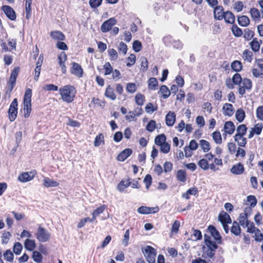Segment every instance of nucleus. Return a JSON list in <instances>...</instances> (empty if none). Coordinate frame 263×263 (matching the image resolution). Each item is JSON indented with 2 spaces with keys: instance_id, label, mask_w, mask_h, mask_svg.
Masks as SVG:
<instances>
[{
  "instance_id": "393cba45",
  "label": "nucleus",
  "mask_w": 263,
  "mask_h": 263,
  "mask_svg": "<svg viewBox=\"0 0 263 263\" xmlns=\"http://www.w3.org/2000/svg\"><path fill=\"white\" fill-rule=\"evenodd\" d=\"M208 230L214 239L217 241L218 243H221V237L215 227L210 225L208 227Z\"/></svg>"
},
{
  "instance_id": "37998d69",
  "label": "nucleus",
  "mask_w": 263,
  "mask_h": 263,
  "mask_svg": "<svg viewBox=\"0 0 263 263\" xmlns=\"http://www.w3.org/2000/svg\"><path fill=\"white\" fill-rule=\"evenodd\" d=\"M3 256L4 259L8 262H12L13 261L14 254L10 249H7L4 252Z\"/></svg>"
},
{
  "instance_id": "72a5a7b5",
  "label": "nucleus",
  "mask_w": 263,
  "mask_h": 263,
  "mask_svg": "<svg viewBox=\"0 0 263 263\" xmlns=\"http://www.w3.org/2000/svg\"><path fill=\"white\" fill-rule=\"evenodd\" d=\"M105 96L112 101L115 100L117 97L116 95L114 92V89L110 86H108L106 87L105 92Z\"/></svg>"
},
{
  "instance_id": "58836bf2",
  "label": "nucleus",
  "mask_w": 263,
  "mask_h": 263,
  "mask_svg": "<svg viewBox=\"0 0 263 263\" xmlns=\"http://www.w3.org/2000/svg\"><path fill=\"white\" fill-rule=\"evenodd\" d=\"M212 138L214 142L217 144H221L222 142V139L221 133L218 130L214 131L212 133Z\"/></svg>"
},
{
  "instance_id": "bb28decb",
  "label": "nucleus",
  "mask_w": 263,
  "mask_h": 263,
  "mask_svg": "<svg viewBox=\"0 0 263 263\" xmlns=\"http://www.w3.org/2000/svg\"><path fill=\"white\" fill-rule=\"evenodd\" d=\"M262 128L263 125L262 123H258L256 124L250 131L249 135V138H251L254 135H260L262 130Z\"/></svg>"
},
{
  "instance_id": "412c9836",
  "label": "nucleus",
  "mask_w": 263,
  "mask_h": 263,
  "mask_svg": "<svg viewBox=\"0 0 263 263\" xmlns=\"http://www.w3.org/2000/svg\"><path fill=\"white\" fill-rule=\"evenodd\" d=\"M250 14L252 19L255 22H259L263 18V11H260L255 8L250 9Z\"/></svg>"
},
{
  "instance_id": "a878e982",
  "label": "nucleus",
  "mask_w": 263,
  "mask_h": 263,
  "mask_svg": "<svg viewBox=\"0 0 263 263\" xmlns=\"http://www.w3.org/2000/svg\"><path fill=\"white\" fill-rule=\"evenodd\" d=\"M105 144V136L103 134L99 133L94 139L93 146L95 147H99Z\"/></svg>"
},
{
  "instance_id": "b1692460",
  "label": "nucleus",
  "mask_w": 263,
  "mask_h": 263,
  "mask_svg": "<svg viewBox=\"0 0 263 263\" xmlns=\"http://www.w3.org/2000/svg\"><path fill=\"white\" fill-rule=\"evenodd\" d=\"M222 111L224 116L228 117H232L234 113V107L231 104L225 103L222 107Z\"/></svg>"
},
{
  "instance_id": "f704fd0d",
  "label": "nucleus",
  "mask_w": 263,
  "mask_h": 263,
  "mask_svg": "<svg viewBox=\"0 0 263 263\" xmlns=\"http://www.w3.org/2000/svg\"><path fill=\"white\" fill-rule=\"evenodd\" d=\"M43 185L46 187H57L59 185V183L55 180L46 178L43 180Z\"/></svg>"
},
{
  "instance_id": "c85d7f7f",
  "label": "nucleus",
  "mask_w": 263,
  "mask_h": 263,
  "mask_svg": "<svg viewBox=\"0 0 263 263\" xmlns=\"http://www.w3.org/2000/svg\"><path fill=\"white\" fill-rule=\"evenodd\" d=\"M59 63L63 73L66 72V66L65 63L67 60V55L65 52H61L58 57Z\"/></svg>"
},
{
  "instance_id": "052dcab7",
  "label": "nucleus",
  "mask_w": 263,
  "mask_h": 263,
  "mask_svg": "<svg viewBox=\"0 0 263 263\" xmlns=\"http://www.w3.org/2000/svg\"><path fill=\"white\" fill-rule=\"evenodd\" d=\"M244 8L243 4L242 2L237 1L233 4V10L236 12H239L242 10Z\"/></svg>"
},
{
  "instance_id": "423d86ee",
  "label": "nucleus",
  "mask_w": 263,
  "mask_h": 263,
  "mask_svg": "<svg viewBox=\"0 0 263 263\" xmlns=\"http://www.w3.org/2000/svg\"><path fill=\"white\" fill-rule=\"evenodd\" d=\"M204 245L202 247V257L204 258L212 257L214 255V252L217 248L216 243L211 240L210 236H204Z\"/></svg>"
},
{
  "instance_id": "09e8293b",
  "label": "nucleus",
  "mask_w": 263,
  "mask_h": 263,
  "mask_svg": "<svg viewBox=\"0 0 263 263\" xmlns=\"http://www.w3.org/2000/svg\"><path fill=\"white\" fill-rule=\"evenodd\" d=\"M244 136H234V140L236 142L239 146L244 147L247 144L246 139L243 137Z\"/></svg>"
},
{
  "instance_id": "338daca9",
  "label": "nucleus",
  "mask_w": 263,
  "mask_h": 263,
  "mask_svg": "<svg viewBox=\"0 0 263 263\" xmlns=\"http://www.w3.org/2000/svg\"><path fill=\"white\" fill-rule=\"evenodd\" d=\"M32 257L33 261L37 263H40L42 260V255L37 251L33 252Z\"/></svg>"
},
{
  "instance_id": "9d476101",
  "label": "nucleus",
  "mask_w": 263,
  "mask_h": 263,
  "mask_svg": "<svg viewBox=\"0 0 263 263\" xmlns=\"http://www.w3.org/2000/svg\"><path fill=\"white\" fill-rule=\"evenodd\" d=\"M35 236L39 241L46 242L50 239V234L47 230L39 226L35 233Z\"/></svg>"
},
{
  "instance_id": "f257e3e1",
  "label": "nucleus",
  "mask_w": 263,
  "mask_h": 263,
  "mask_svg": "<svg viewBox=\"0 0 263 263\" xmlns=\"http://www.w3.org/2000/svg\"><path fill=\"white\" fill-rule=\"evenodd\" d=\"M226 85L229 89H233L235 85H238V92L243 95L247 90H251L252 87V81L250 79L245 78L242 79L240 75L235 73L233 77L227 79Z\"/></svg>"
},
{
  "instance_id": "f8f14e48",
  "label": "nucleus",
  "mask_w": 263,
  "mask_h": 263,
  "mask_svg": "<svg viewBox=\"0 0 263 263\" xmlns=\"http://www.w3.org/2000/svg\"><path fill=\"white\" fill-rule=\"evenodd\" d=\"M18 102L16 98L13 100L8 109V118L11 122L14 121L17 115Z\"/></svg>"
},
{
  "instance_id": "1a4fd4ad",
  "label": "nucleus",
  "mask_w": 263,
  "mask_h": 263,
  "mask_svg": "<svg viewBox=\"0 0 263 263\" xmlns=\"http://www.w3.org/2000/svg\"><path fill=\"white\" fill-rule=\"evenodd\" d=\"M252 73L255 78H263V59L255 60V67L252 68Z\"/></svg>"
},
{
  "instance_id": "4be33fe9",
  "label": "nucleus",
  "mask_w": 263,
  "mask_h": 263,
  "mask_svg": "<svg viewBox=\"0 0 263 263\" xmlns=\"http://www.w3.org/2000/svg\"><path fill=\"white\" fill-rule=\"evenodd\" d=\"M176 114L174 112L170 111L165 116V121L167 126H173L176 122Z\"/></svg>"
},
{
  "instance_id": "0eeeda50",
  "label": "nucleus",
  "mask_w": 263,
  "mask_h": 263,
  "mask_svg": "<svg viewBox=\"0 0 263 263\" xmlns=\"http://www.w3.org/2000/svg\"><path fill=\"white\" fill-rule=\"evenodd\" d=\"M142 252L148 263H156L157 251L155 248L147 246L142 249Z\"/></svg>"
},
{
  "instance_id": "864d4df0",
  "label": "nucleus",
  "mask_w": 263,
  "mask_h": 263,
  "mask_svg": "<svg viewBox=\"0 0 263 263\" xmlns=\"http://www.w3.org/2000/svg\"><path fill=\"white\" fill-rule=\"evenodd\" d=\"M136 61V57L134 54H130L126 59V65L127 67H130L133 66Z\"/></svg>"
},
{
  "instance_id": "79ce46f5",
  "label": "nucleus",
  "mask_w": 263,
  "mask_h": 263,
  "mask_svg": "<svg viewBox=\"0 0 263 263\" xmlns=\"http://www.w3.org/2000/svg\"><path fill=\"white\" fill-rule=\"evenodd\" d=\"M105 206L104 205H102L96 209H95L92 213V221H95L97 217H98L100 214H102L105 210Z\"/></svg>"
},
{
  "instance_id": "9b49d317",
  "label": "nucleus",
  "mask_w": 263,
  "mask_h": 263,
  "mask_svg": "<svg viewBox=\"0 0 263 263\" xmlns=\"http://www.w3.org/2000/svg\"><path fill=\"white\" fill-rule=\"evenodd\" d=\"M36 174L37 173L35 170L22 172L18 176L17 180L22 183H26L32 180L36 175Z\"/></svg>"
},
{
  "instance_id": "5fc2aeb1",
  "label": "nucleus",
  "mask_w": 263,
  "mask_h": 263,
  "mask_svg": "<svg viewBox=\"0 0 263 263\" xmlns=\"http://www.w3.org/2000/svg\"><path fill=\"white\" fill-rule=\"evenodd\" d=\"M135 101L136 103L139 106H142L145 102V97L143 95L138 93L135 97Z\"/></svg>"
},
{
  "instance_id": "6e6d98bb",
  "label": "nucleus",
  "mask_w": 263,
  "mask_h": 263,
  "mask_svg": "<svg viewBox=\"0 0 263 263\" xmlns=\"http://www.w3.org/2000/svg\"><path fill=\"white\" fill-rule=\"evenodd\" d=\"M176 177L178 181L185 182L186 179L185 172L182 170H178L177 172Z\"/></svg>"
},
{
  "instance_id": "49530a36",
  "label": "nucleus",
  "mask_w": 263,
  "mask_h": 263,
  "mask_svg": "<svg viewBox=\"0 0 263 263\" xmlns=\"http://www.w3.org/2000/svg\"><path fill=\"white\" fill-rule=\"evenodd\" d=\"M129 186V179L123 180L120 182L117 186V189L119 192H123Z\"/></svg>"
},
{
  "instance_id": "774afa93",
  "label": "nucleus",
  "mask_w": 263,
  "mask_h": 263,
  "mask_svg": "<svg viewBox=\"0 0 263 263\" xmlns=\"http://www.w3.org/2000/svg\"><path fill=\"white\" fill-rule=\"evenodd\" d=\"M256 115L258 120L263 121V106H259L256 108Z\"/></svg>"
},
{
  "instance_id": "a18cd8bd",
  "label": "nucleus",
  "mask_w": 263,
  "mask_h": 263,
  "mask_svg": "<svg viewBox=\"0 0 263 263\" xmlns=\"http://www.w3.org/2000/svg\"><path fill=\"white\" fill-rule=\"evenodd\" d=\"M12 235L10 232L4 231L1 236V242L3 245H7L9 242Z\"/></svg>"
},
{
  "instance_id": "a211bd4d",
  "label": "nucleus",
  "mask_w": 263,
  "mask_h": 263,
  "mask_svg": "<svg viewBox=\"0 0 263 263\" xmlns=\"http://www.w3.org/2000/svg\"><path fill=\"white\" fill-rule=\"evenodd\" d=\"M252 212L249 208H245L243 212L239 215L238 217L239 222L241 225H246L248 223V217L251 214Z\"/></svg>"
},
{
  "instance_id": "680f3d73",
  "label": "nucleus",
  "mask_w": 263,
  "mask_h": 263,
  "mask_svg": "<svg viewBox=\"0 0 263 263\" xmlns=\"http://www.w3.org/2000/svg\"><path fill=\"white\" fill-rule=\"evenodd\" d=\"M231 68L235 71H240L242 68L241 63L239 61H235L231 64Z\"/></svg>"
},
{
  "instance_id": "c9c22d12",
  "label": "nucleus",
  "mask_w": 263,
  "mask_h": 263,
  "mask_svg": "<svg viewBox=\"0 0 263 263\" xmlns=\"http://www.w3.org/2000/svg\"><path fill=\"white\" fill-rule=\"evenodd\" d=\"M18 72L19 68L16 67L13 70L11 73V76L9 79V83L11 85V88H13L15 83L16 78L18 76Z\"/></svg>"
},
{
  "instance_id": "20e7f679",
  "label": "nucleus",
  "mask_w": 263,
  "mask_h": 263,
  "mask_svg": "<svg viewBox=\"0 0 263 263\" xmlns=\"http://www.w3.org/2000/svg\"><path fill=\"white\" fill-rule=\"evenodd\" d=\"M32 92L30 88H27L25 92L22 107V112L25 118H28L32 110Z\"/></svg>"
},
{
  "instance_id": "6e6552de",
  "label": "nucleus",
  "mask_w": 263,
  "mask_h": 263,
  "mask_svg": "<svg viewBox=\"0 0 263 263\" xmlns=\"http://www.w3.org/2000/svg\"><path fill=\"white\" fill-rule=\"evenodd\" d=\"M218 221L222 224L226 233L228 232V225L232 222L230 216L224 211H221L217 217Z\"/></svg>"
},
{
  "instance_id": "39448f33",
  "label": "nucleus",
  "mask_w": 263,
  "mask_h": 263,
  "mask_svg": "<svg viewBox=\"0 0 263 263\" xmlns=\"http://www.w3.org/2000/svg\"><path fill=\"white\" fill-rule=\"evenodd\" d=\"M204 245L202 247V257L204 258L212 257L214 255V252L217 248L216 243L211 240L210 236H204Z\"/></svg>"
},
{
  "instance_id": "c03bdc74",
  "label": "nucleus",
  "mask_w": 263,
  "mask_h": 263,
  "mask_svg": "<svg viewBox=\"0 0 263 263\" xmlns=\"http://www.w3.org/2000/svg\"><path fill=\"white\" fill-rule=\"evenodd\" d=\"M261 41H258L257 39H254L250 43L252 50L254 52H257L260 46Z\"/></svg>"
},
{
  "instance_id": "603ef678",
  "label": "nucleus",
  "mask_w": 263,
  "mask_h": 263,
  "mask_svg": "<svg viewBox=\"0 0 263 263\" xmlns=\"http://www.w3.org/2000/svg\"><path fill=\"white\" fill-rule=\"evenodd\" d=\"M238 24L243 27L247 26L250 23V20L247 16L242 15L238 17Z\"/></svg>"
},
{
  "instance_id": "4c0bfd02",
  "label": "nucleus",
  "mask_w": 263,
  "mask_h": 263,
  "mask_svg": "<svg viewBox=\"0 0 263 263\" xmlns=\"http://www.w3.org/2000/svg\"><path fill=\"white\" fill-rule=\"evenodd\" d=\"M223 18L226 23L233 24L235 22V16L230 11H226L224 12Z\"/></svg>"
},
{
  "instance_id": "2eb2a0df",
  "label": "nucleus",
  "mask_w": 263,
  "mask_h": 263,
  "mask_svg": "<svg viewBox=\"0 0 263 263\" xmlns=\"http://www.w3.org/2000/svg\"><path fill=\"white\" fill-rule=\"evenodd\" d=\"M117 23L115 18H110L105 21L101 26V30L102 32H107L110 30L111 27Z\"/></svg>"
},
{
  "instance_id": "de8ad7c7",
  "label": "nucleus",
  "mask_w": 263,
  "mask_h": 263,
  "mask_svg": "<svg viewBox=\"0 0 263 263\" xmlns=\"http://www.w3.org/2000/svg\"><path fill=\"white\" fill-rule=\"evenodd\" d=\"M166 141V137L163 134H160L157 136L155 138V143L158 145L160 146L161 144L164 143Z\"/></svg>"
},
{
  "instance_id": "69168bd1",
  "label": "nucleus",
  "mask_w": 263,
  "mask_h": 263,
  "mask_svg": "<svg viewBox=\"0 0 263 263\" xmlns=\"http://www.w3.org/2000/svg\"><path fill=\"white\" fill-rule=\"evenodd\" d=\"M231 231L235 235H238L240 234L241 230L239 224L236 222H234L231 229Z\"/></svg>"
},
{
  "instance_id": "f03ea898",
  "label": "nucleus",
  "mask_w": 263,
  "mask_h": 263,
  "mask_svg": "<svg viewBox=\"0 0 263 263\" xmlns=\"http://www.w3.org/2000/svg\"><path fill=\"white\" fill-rule=\"evenodd\" d=\"M199 167L203 171H207L209 169L212 171H215V164L218 166L222 165L221 159L215 157V155L211 153L205 154L204 157L200 159L198 161Z\"/></svg>"
},
{
  "instance_id": "6ab92c4d",
  "label": "nucleus",
  "mask_w": 263,
  "mask_h": 263,
  "mask_svg": "<svg viewBox=\"0 0 263 263\" xmlns=\"http://www.w3.org/2000/svg\"><path fill=\"white\" fill-rule=\"evenodd\" d=\"M243 165L239 162L234 164L230 169V172L235 175H240L245 172Z\"/></svg>"
},
{
  "instance_id": "13d9d810",
  "label": "nucleus",
  "mask_w": 263,
  "mask_h": 263,
  "mask_svg": "<svg viewBox=\"0 0 263 263\" xmlns=\"http://www.w3.org/2000/svg\"><path fill=\"white\" fill-rule=\"evenodd\" d=\"M156 128H157V125L156 122L154 120H150L146 126V129L149 132H154Z\"/></svg>"
},
{
  "instance_id": "ea45409f",
  "label": "nucleus",
  "mask_w": 263,
  "mask_h": 263,
  "mask_svg": "<svg viewBox=\"0 0 263 263\" xmlns=\"http://www.w3.org/2000/svg\"><path fill=\"white\" fill-rule=\"evenodd\" d=\"M159 92L163 99L168 98L171 95V91L165 85H162L159 89Z\"/></svg>"
},
{
  "instance_id": "4468645a",
  "label": "nucleus",
  "mask_w": 263,
  "mask_h": 263,
  "mask_svg": "<svg viewBox=\"0 0 263 263\" xmlns=\"http://www.w3.org/2000/svg\"><path fill=\"white\" fill-rule=\"evenodd\" d=\"M70 72L78 78H82L83 76V69L81 66L77 63L72 62L70 68Z\"/></svg>"
},
{
  "instance_id": "7ed1b4c3",
  "label": "nucleus",
  "mask_w": 263,
  "mask_h": 263,
  "mask_svg": "<svg viewBox=\"0 0 263 263\" xmlns=\"http://www.w3.org/2000/svg\"><path fill=\"white\" fill-rule=\"evenodd\" d=\"M59 91L61 99L63 102L70 103L74 101L77 91L73 86L65 85L61 87Z\"/></svg>"
},
{
  "instance_id": "8fccbe9b",
  "label": "nucleus",
  "mask_w": 263,
  "mask_h": 263,
  "mask_svg": "<svg viewBox=\"0 0 263 263\" xmlns=\"http://www.w3.org/2000/svg\"><path fill=\"white\" fill-rule=\"evenodd\" d=\"M247 131V127L245 124L238 125L236 128V134L235 135L245 136Z\"/></svg>"
},
{
  "instance_id": "bf43d9fd",
  "label": "nucleus",
  "mask_w": 263,
  "mask_h": 263,
  "mask_svg": "<svg viewBox=\"0 0 263 263\" xmlns=\"http://www.w3.org/2000/svg\"><path fill=\"white\" fill-rule=\"evenodd\" d=\"M88 222H93L92 220L88 217L81 219L77 223V227L79 229L84 227Z\"/></svg>"
},
{
  "instance_id": "e433bc0d",
  "label": "nucleus",
  "mask_w": 263,
  "mask_h": 263,
  "mask_svg": "<svg viewBox=\"0 0 263 263\" xmlns=\"http://www.w3.org/2000/svg\"><path fill=\"white\" fill-rule=\"evenodd\" d=\"M40 62H38L34 70V79L37 81L40 77L41 65L43 60V56L40 55L39 59Z\"/></svg>"
},
{
  "instance_id": "3c124183",
  "label": "nucleus",
  "mask_w": 263,
  "mask_h": 263,
  "mask_svg": "<svg viewBox=\"0 0 263 263\" xmlns=\"http://www.w3.org/2000/svg\"><path fill=\"white\" fill-rule=\"evenodd\" d=\"M198 193V189L197 187H193L190 188L185 193L183 194V197L189 199L190 195H195Z\"/></svg>"
},
{
  "instance_id": "2f4dec72",
  "label": "nucleus",
  "mask_w": 263,
  "mask_h": 263,
  "mask_svg": "<svg viewBox=\"0 0 263 263\" xmlns=\"http://www.w3.org/2000/svg\"><path fill=\"white\" fill-rule=\"evenodd\" d=\"M199 146L204 153L209 152L211 149V144L209 141L201 139L199 140Z\"/></svg>"
},
{
  "instance_id": "ddd939ff",
  "label": "nucleus",
  "mask_w": 263,
  "mask_h": 263,
  "mask_svg": "<svg viewBox=\"0 0 263 263\" xmlns=\"http://www.w3.org/2000/svg\"><path fill=\"white\" fill-rule=\"evenodd\" d=\"M257 203V199L254 195H249L246 199L243 200V205L245 206V208L250 209L251 212L252 211V208L256 205Z\"/></svg>"
},
{
  "instance_id": "aec40b11",
  "label": "nucleus",
  "mask_w": 263,
  "mask_h": 263,
  "mask_svg": "<svg viewBox=\"0 0 263 263\" xmlns=\"http://www.w3.org/2000/svg\"><path fill=\"white\" fill-rule=\"evenodd\" d=\"M2 10L8 17L11 21H14L16 16L14 10L9 6L5 5L2 7Z\"/></svg>"
},
{
  "instance_id": "dca6fc26",
  "label": "nucleus",
  "mask_w": 263,
  "mask_h": 263,
  "mask_svg": "<svg viewBox=\"0 0 263 263\" xmlns=\"http://www.w3.org/2000/svg\"><path fill=\"white\" fill-rule=\"evenodd\" d=\"M159 208L158 206L155 207H147L142 206L139 208L137 210V212L141 214H154L158 212Z\"/></svg>"
},
{
  "instance_id": "f3484780",
  "label": "nucleus",
  "mask_w": 263,
  "mask_h": 263,
  "mask_svg": "<svg viewBox=\"0 0 263 263\" xmlns=\"http://www.w3.org/2000/svg\"><path fill=\"white\" fill-rule=\"evenodd\" d=\"M132 153L133 150L131 148H125L119 153L117 157V160L120 162H123L127 159Z\"/></svg>"
},
{
  "instance_id": "7c9ffc66",
  "label": "nucleus",
  "mask_w": 263,
  "mask_h": 263,
  "mask_svg": "<svg viewBox=\"0 0 263 263\" xmlns=\"http://www.w3.org/2000/svg\"><path fill=\"white\" fill-rule=\"evenodd\" d=\"M235 118L238 122H242L246 118L245 110L242 108L237 109L235 112Z\"/></svg>"
},
{
  "instance_id": "cd10ccee",
  "label": "nucleus",
  "mask_w": 263,
  "mask_h": 263,
  "mask_svg": "<svg viewBox=\"0 0 263 263\" xmlns=\"http://www.w3.org/2000/svg\"><path fill=\"white\" fill-rule=\"evenodd\" d=\"M50 36L52 40L58 42L63 41L65 39V35L62 32L58 30L51 31Z\"/></svg>"
},
{
  "instance_id": "4d7b16f0",
  "label": "nucleus",
  "mask_w": 263,
  "mask_h": 263,
  "mask_svg": "<svg viewBox=\"0 0 263 263\" xmlns=\"http://www.w3.org/2000/svg\"><path fill=\"white\" fill-rule=\"evenodd\" d=\"M23 250L22 245L19 242H16L13 246V253L16 255H20Z\"/></svg>"
},
{
  "instance_id": "a19ab883",
  "label": "nucleus",
  "mask_w": 263,
  "mask_h": 263,
  "mask_svg": "<svg viewBox=\"0 0 263 263\" xmlns=\"http://www.w3.org/2000/svg\"><path fill=\"white\" fill-rule=\"evenodd\" d=\"M158 86V82L155 78H151L147 81V87L149 90H156Z\"/></svg>"
},
{
  "instance_id": "e2e57ef3",
  "label": "nucleus",
  "mask_w": 263,
  "mask_h": 263,
  "mask_svg": "<svg viewBox=\"0 0 263 263\" xmlns=\"http://www.w3.org/2000/svg\"><path fill=\"white\" fill-rule=\"evenodd\" d=\"M137 89V85L134 83H127L126 86V90L129 93H134L136 92Z\"/></svg>"
},
{
  "instance_id": "0e129e2a",
  "label": "nucleus",
  "mask_w": 263,
  "mask_h": 263,
  "mask_svg": "<svg viewBox=\"0 0 263 263\" xmlns=\"http://www.w3.org/2000/svg\"><path fill=\"white\" fill-rule=\"evenodd\" d=\"M145 109L147 114H152L157 109V106L151 103H147L145 107Z\"/></svg>"
},
{
  "instance_id": "473e14b6",
  "label": "nucleus",
  "mask_w": 263,
  "mask_h": 263,
  "mask_svg": "<svg viewBox=\"0 0 263 263\" xmlns=\"http://www.w3.org/2000/svg\"><path fill=\"white\" fill-rule=\"evenodd\" d=\"M223 9L221 6L216 7L214 10V17L218 20H221L223 17L224 14Z\"/></svg>"
},
{
  "instance_id": "5701e85b",
  "label": "nucleus",
  "mask_w": 263,
  "mask_h": 263,
  "mask_svg": "<svg viewBox=\"0 0 263 263\" xmlns=\"http://www.w3.org/2000/svg\"><path fill=\"white\" fill-rule=\"evenodd\" d=\"M235 130V126L232 121H229L224 123L223 130L226 134L231 135Z\"/></svg>"
},
{
  "instance_id": "c756f323",
  "label": "nucleus",
  "mask_w": 263,
  "mask_h": 263,
  "mask_svg": "<svg viewBox=\"0 0 263 263\" xmlns=\"http://www.w3.org/2000/svg\"><path fill=\"white\" fill-rule=\"evenodd\" d=\"M25 248L29 251H32L36 248V243L34 239H26L24 243Z\"/></svg>"
}]
</instances>
